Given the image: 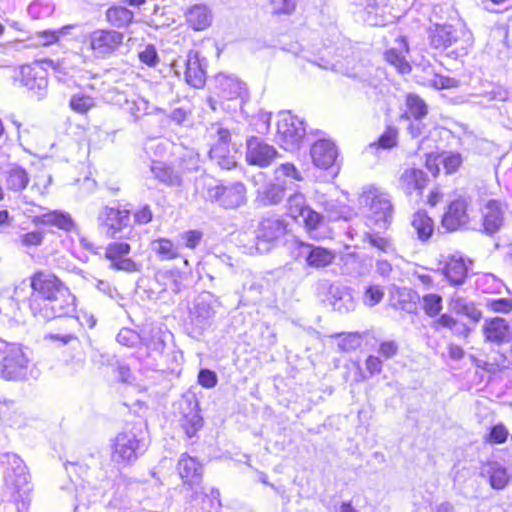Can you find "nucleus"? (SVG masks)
I'll return each instance as SVG.
<instances>
[{
    "instance_id": "obj_1",
    "label": "nucleus",
    "mask_w": 512,
    "mask_h": 512,
    "mask_svg": "<svg viewBox=\"0 0 512 512\" xmlns=\"http://www.w3.org/2000/svg\"><path fill=\"white\" fill-rule=\"evenodd\" d=\"M29 308L34 317L44 321L56 318H72L76 312L75 297L69 289L46 299L42 303L37 299L29 301Z\"/></svg>"
},
{
    "instance_id": "obj_2",
    "label": "nucleus",
    "mask_w": 512,
    "mask_h": 512,
    "mask_svg": "<svg viewBox=\"0 0 512 512\" xmlns=\"http://www.w3.org/2000/svg\"><path fill=\"white\" fill-rule=\"evenodd\" d=\"M97 222L101 232L109 238L130 240L135 236L128 209L105 206L99 212Z\"/></svg>"
},
{
    "instance_id": "obj_3",
    "label": "nucleus",
    "mask_w": 512,
    "mask_h": 512,
    "mask_svg": "<svg viewBox=\"0 0 512 512\" xmlns=\"http://www.w3.org/2000/svg\"><path fill=\"white\" fill-rule=\"evenodd\" d=\"M29 359L22 347L0 339V377L21 380L26 376Z\"/></svg>"
},
{
    "instance_id": "obj_4",
    "label": "nucleus",
    "mask_w": 512,
    "mask_h": 512,
    "mask_svg": "<svg viewBox=\"0 0 512 512\" xmlns=\"http://www.w3.org/2000/svg\"><path fill=\"white\" fill-rule=\"evenodd\" d=\"M305 134L306 128L302 119L288 111L278 114L276 142L283 149L290 152L299 150Z\"/></svg>"
},
{
    "instance_id": "obj_5",
    "label": "nucleus",
    "mask_w": 512,
    "mask_h": 512,
    "mask_svg": "<svg viewBox=\"0 0 512 512\" xmlns=\"http://www.w3.org/2000/svg\"><path fill=\"white\" fill-rule=\"evenodd\" d=\"M147 449L145 440L132 431L119 433L112 444V460L121 465L133 464Z\"/></svg>"
},
{
    "instance_id": "obj_6",
    "label": "nucleus",
    "mask_w": 512,
    "mask_h": 512,
    "mask_svg": "<svg viewBox=\"0 0 512 512\" xmlns=\"http://www.w3.org/2000/svg\"><path fill=\"white\" fill-rule=\"evenodd\" d=\"M1 465L4 468V480L6 485L15 489L17 495L24 503L31 488L29 474L22 459L14 453H5L1 456Z\"/></svg>"
},
{
    "instance_id": "obj_7",
    "label": "nucleus",
    "mask_w": 512,
    "mask_h": 512,
    "mask_svg": "<svg viewBox=\"0 0 512 512\" xmlns=\"http://www.w3.org/2000/svg\"><path fill=\"white\" fill-rule=\"evenodd\" d=\"M299 189L300 185H296V189L287 195V212L294 219L301 218L308 232L315 231L322 225L323 216L309 207L304 194Z\"/></svg>"
},
{
    "instance_id": "obj_8",
    "label": "nucleus",
    "mask_w": 512,
    "mask_h": 512,
    "mask_svg": "<svg viewBox=\"0 0 512 512\" xmlns=\"http://www.w3.org/2000/svg\"><path fill=\"white\" fill-rule=\"evenodd\" d=\"M207 200L224 209H236L247 201L246 188L241 182L209 186L207 188Z\"/></svg>"
},
{
    "instance_id": "obj_9",
    "label": "nucleus",
    "mask_w": 512,
    "mask_h": 512,
    "mask_svg": "<svg viewBox=\"0 0 512 512\" xmlns=\"http://www.w3.org/2000/svg\"><path fill=\"white\" fill-rule=\"evenodd\" d=\"M286 234V223L279 217H268L262 219L256 230L255 248L260 253H267L272 246Z\"/></svg>"
},
{
    "instance_id": "obj_10",
    "label": "nucleus",
    "mask_w": 512,
    "mask_h": 512,
    "mask_svg": "<svg viewBox=\"0 0 512 512\" xmlns=\"http://www.w3.org/2000/svg\"><path fill=\"white\" fill-rule=\"evenodd\" d=\"M30 287L32 289L30 300L37 299L43 302L51 299L59 293H66L68 287L53 273L49 271H37L30 276Z\"/></svg>"
},
{
    "instance_id": "obj_11",
    "label": "nucleus",
    "mask_w": 512,
    "mask_h": 512,
    "mask_svg": "<svg viewBox=\"0 0 512 512\" xmlns=\"http://www.w3.org/2000/svg\"><path fill=\"white\" fill-rule=\"evenodd\" d=\"M124 34L114 29H97L89 35V44L98 58H108L122 46Z\"/></svg>"
},
{
    "instance_id": "obj_12",
    "label": "nucleus",
    "mask_w": 512,
    "mask_h": 512,
    "mask_svg": "<svg viewBox=\"0 0 512 512\" xmlns=\"http://www.w3.org/2000/svg\"><path fill=\"white\" fill-rule=\"evenodd\" d=\"M460 35L466 36L462 31L457 30L451 25H436L430 32V44L435 49H446L453 45H458L456 48L457 56L466 54L467 46L470 45V36L466 39H461Z\"/></svg>"
},
{
    "instance_id": "obj_13",
    "label": "nucleus",
    "mask_w": 512,
    "mask_h": 512,
    "mask_svg": "<svg viewBox=\"0 0 512 512\" xmlns=\"http://www.w3.org/2000/svg\"><path fill=\"white\" fill-rule=\"evenodd\" d=\"M470 205V197H459L452 201L442 217V227L448 232L457 231L465 227L470 221L468 213Z\"/></svg>"
},
{
    "instance_id": "obj_14",
    "label": "nucleus",
    "mask_w": 512,
    "mask_h": 512,
    "mask_svg": "<svg viewBox=\"0 0 512 512\" xmlns=\"http://www.w3.org/2000/svg\"><path fill=\"white\" fill-rule=\"evenodd\" d=\"M178 472L183 480V484L193 491L191 498H198V488L202 490L201 482L203 475L202 465L196 458L189 456L187 453L181 454L178 460ZM202 493V491H200Z\"/></svg>"
},
{
    "instance_id": "obj_15",
    "label": "nucleus",
    "mask_w": 512,
    "mask_h": 512,
    "mask_svg": "<svg viewBox=\"0 0 512 512\" xmlns=\"http://www.w3.org/2000/svg\"><path fill=\"white\" fill-rule=\"evenodd\" d=\"M20 82L36 97L42 100L47 95V71L39 64L24 65L20 69Z\"/></svg>"
},
{
    "instance_id": "obj_16",
    "label": "nucleus",
    "mask_w": 512,
    "mask_h": 512,
    "mask_svg": "<svg viewBox=\"0 0 512 512\" xmlns=\"http://www.w3.org/2000/svg\"><path fill=\"white\" fill-rule=\"evenodd\" d=\"M367 202L370 201V212L375 223L380 228H386L393 218V206L391 197L377 189L370 190L364 195Z\"/></svg>"
},
{
    "instance_id": "obj_17",
    "label": "nucleus",
    "mask_w": 512,
    "mask_h": 512,
    "mask_svg": "<svg viewBox=\"0 0 512 512\" xmlns=\"http://www.w3.org/2000/svg\"><path fill=\"white\" fill-rule=\"evenodd\" d=\"M131 252V246L125 241L111 242L104 249V257L110 262L109 267L114 270L124 272H136L138 265L128 257Z\"/></svg>"
},
{
    "instance_id": "obj_18",
    "label": "nucleus",
    "mask_w": 512,
    "mask_h": 512,
    "mask_svg": "<svg viewBox=\"0 0 512 512\" xmlns=\"http://www.w3.org/2000/svg\"><path fill=\"white\" fill-rule=\"evenodd\" d=\"M484 342L494 346H501L512 341V327L502 317L486 318L481 327Z\"/></svg>"
},
{
    "instance_id": "obj_19",
    "label": "nucleus",
    "mask_w": 512,
    "mask_h": 512,
    "mask_svg": "<svg viewBox=\"0 0 512 512\" xmlns=\"http://www.w3.org/2000/svg\"><path fill=\"white\" fill-rule=\"evenodd\" d=\"M508 206L499 200H489L482 209V229L481 231L493 236L504 226Z\"/></svg>"
},
{
    "instance_id": "obj_20",
    "label": "nucleus",
    "mask_w": 512,
    "mask_h": 512,
    "mask_svg": "<svg viewBox=\"0 0 512 512\" xmlns=\"http://www.w3.org/2000/svg\"><path fill=\"white\" fill-rule=\"evenodd\" d=\"M230 132L217 128V140L212 144L209 156L222 169L230 170L236 165V151L230 148Z\"/></svg>"
},
{
    "instance_id": "obj_21",
    "label": "nucleus",
    "mask_w": 512,
    "mask_h": 512,
    "mask_svg": "<svg viewBox=\"0 0 512 512\" xmlns=\"http://www.w3.org/2000/svg\"><path fill=\"white\" fill-rule=\"evenodd\" d=\"M279 156L274 146L261 138L251 137L247 140L246 161L250 165L268 167Z\"/></svg>"
},
{
    "instance_id": "obj_22",
    "label": "nucleus",
    "mask_w": 512,
    "mask_h": 512,
    "mask_svg": "<svg viewBox=\"0 0 512 512\" xmlns=\"http://www.w3.org/2000/svg\"><path fill=\"white\" fill-rule=\"evenodd\" d=\"M322 287L327 289L326 301L335 311L348 313L355 309L356 303L349 288L328 282L322 284Z\"/></svg>"
},
{
    "instance_id": "obj_23",
    "label": "nucleus",
    "mask_w": 512,
    "mask_h": 512,
    "mask_svg": "<svg viewBox=\"0 0 512 512\" xmlns=\"http://www.w3.org/2000/svg\"><path fill=\"white\" fill-rule=\"evenodd\" d=\"M310 156L316 167L326 170L336 164L338 149L331 140L319 139L312 144Z\"/></svg>"
},
{
    "instance_id": "obj_24",
    "label": "nucleus",
    "mask_w": 512,
    "mask_h": 512,
    "mask_svg": "<svg viewBox=\"0 0 512 512\" xmlns=\"http://www.w3.org/2000/svg\"><path fill=\"white\" fill-rule=\"evenodd\" d=\"M298 255L305 260L307 266L315 269L325 268L335 259L334 251L309 243H301Z\"/></svg>"
},
{
    "instance_id": "obj_25",
    "label": "nucleus",
    "mask_w": 512,
    "mask_h": 512,
    "mask_svg": "<svg viewBox=\"0 0 512 512\" xmlns=\"http://www.w3.org/2000/svg\"><path fill=\"white\" fill-rule=\"evenodd\" d=\"M480 475L488 480L494 490H503L511 480L507 467L495 460L483 463Z\"/></svg>"
},
{
    "instance_id": "obj_26",
    "label": "nucleus",
    "mask_w": 512,
    "mask_h": 512,
    "mask_svg": "<svg viewBox=\"0 0 512 512\" xmlns=\"http://www.w3.org/2000/svg\"><path fill=\"white\" fill-rule=\"evenodd\" d=\"M427 181L428 176L423 170L415 167H406L398 177L397 187L406 195H411L414 191L423 190Z\"/></svg>"
},
{
    "instance_id": "obj_27",
    "label": "nucleus",
    "mask_w": 512,
    "mask_h": 512,
    "mask_svg": "<svg viewBox=\"0 0 512 512\" xmlns=\"http://www.w3.org/2000/svg\"><path fill=\"white\" fill-rule=\"evenodd\" d=\"M448 307L451 312L464 316L473 323H478L483 316L482 311L476 306L474 301L458 292L450 296Z\"/></svg>"
},
{
    "instance_id": "obj_28",
    "label": "nucleus",
    "mask_w": 512,
    "mask_h": 512,
    "mask_svg": "<svg viewBox=\"0 0 512 512\" xmlns=\"http://www.w3.org/2000/svg\"><path fill=\"white\" fill-rule=\"evenodd\" d=\"M184 66L185 81L194 88L203 87L206 80V71L197 51L190 50L188 52Z\"/></svg>"
},
{
    "instance_id": "obj_29",
    "label": "nucleus",
    "mask_w": 512,
    "mask_h": 512,
    "mask_svg": "<svg viewBox=\"0 0 512 512\" xmlns=\"http://www.w3.org/2000/svg\"><path fill=\"white\" fill-rule=\"evenodd\" d=\"M214 89L216 94L225 100H232L242 97L245 93L244 84L236 77L226 74H218L214 79Z\"/></svg>"
},
{
    "instance_id": "obj_30",
    "label": "nucleus",
    "mask_w": 512,
    "mask_h": 512,
    "mask_svg": "<svg viewBox=\"0 0 512 512\" xmlns=\"http://www.w3.org/2000/svg\"><path fill=\"white\" fill-rule=\"evenodd\" d=\"M186 22L194 31H203L209 28L213 21L210 8L204 4H196L189 8L185 14Z\"/></svg>"
},
{
    "instance_id": "obj_31",
    "label": "nucleus",
    "mask_w": 512,
    "mask_h": 512,
    "mask_svg": "<svg viewBox=\"0 0 512 512\" xmlns=\"http://www.w3.org/2000/svg\"><path fill=\"white\" fill-rule=\"evenodd\" d=\"M411 227L421 243H427L435 230L433 219L424 210H418L412 215Z\"/></svg>"
},
{
    "instance_id": "obj_32",
    "label": "nucleus",
    "mask_w": 512,
    "mask_h": 512,
    "mask_svg": "<svg viewBox=\"0 0 512 512\" xmlns=\"http://www.w3.org/2000/svg\"><path fill=\"white\" fill-rule=\"evenodd\" d=\"M5 186L13 192L23 191L29 184L30 178L26 169L18 164H10L4 171Z\"/></svg>"
},
{
    "instance_id": "obj_33",
    "label": "nucleus",
    "mask_w": 512,
    "mask_h": 512,
    "mask_svg": "<svg viewBox=\"0 0 512 512\" xmlns=\"http://www.w3.org/2000/svg\"><path fill=\"white\" fill-rule=\"evenodd\" d=\"M35 224L55 226L64 231H71L74 226V220L71 215L64 211L53 210L42 215L36 216L33 220Z\"/></svg>"
},
{
    "instance_id": "obj_34",
    "label": "nucleus",
    "mask_w": 512,
    "mask_h": 512,
    "mask_svg": "<svg viewBox=\"0 0 512 512\" xmlns=\"http://www.w3.org/2000/svg\"><path fill=\"white\" fill-rule=\"evenodd\" d=\"M184 276L177 269L159 270L155 274V281L162 287L161 291L178 294L183 287Z\"/></svg>"
},
{
    "instance_id": "obj_35",
    "label": "nucleus",
    "mask_w": 512,
    "mask_h": 512,
    "mask_svg": "<svg viewBox=\"0 0 512 512\" xmlns=\"http://www.w3.org/2000/svg\"><path fill=\"white\" fill-rule=\"evenodd\" d=\"M105 19L112 27L126 28L133 22L134 13L119 2L106 10Z\"/></svg>"
},
{
    "instance_id": "obj_36",
    "label": "nucleus",
    "mask_w": 512,
    "mask_h": 512,
    "mask_svg": "<svg viewBox=\"0 0 512 512\" xmlns=\"http://www.w3.org/2000/svg\"><path fill=\"white\" fill-rule=\"evenodd\" d=\"M44 63L53 70L59 82L69 87L76 84L73 75L74 68L71 66V59L69 57H64L61 60L47 59Z\"/></svg>"
},
{
    "instance_id": "obj_37",
    "label": "nucleus",
    "mask_w": 512,
    "mask_h": 512,
    "mask_svg": "<svg viewBox=\"0 0 512 512\" xmlns=\"http://www.w3.org/2000/svg\"><path fill=\"white\" fill-rule=\"evenodd\" d=\"M186 404L188 412H182L183 415L180 421L186 435L191 438L202 428L203 419L197 409V402L192 403L191 401H188Z\"/></svg>"
},
{
    "instance_id": "obj_38",
    "label": "nucleus",
    "mask_w": 512,
    "mask_h": 512,
    "mask_svg": "<svg viewBox=\"0 0 512 512\" xmlns=\"http://www.w3.org/2000/svg\"><path fill=\"white\" fill-rule=\"evenodd\" d=\"M408 51V44L404 38L398 43V47H393L385 53L386 60L395 66L402 74L409 73L411 66L405 59V53Z\"/></svg>"
},
{
    "instance_id": "obj_39",
    "label": "nucleus",
    "mask_w": 512,
    "mask_h": 512,
    "mask_svg": "<svg viewBox=\"0 0 512 512\" xmlns=\"http://www.w3.org/2000/svg\"><path fill=\"white\" fill-rule=\"evenodd\" d=\"M444 275L451 285H462L467 278V267L463 259L451 258L444 268Z\"/></svg>"
},
{
    "instance_id": "obj_40",
    "label": "nucleus",
    "mask_w": 512,
    "mask_h": 512,
    "mask_svg": "<svg viewBox=\"0 0 512 512\" xmlns=\"http://www.w3.org/2000/svg\"><path fill=\"white\" fill-rule=\"evenodd\" d=\"M214 314L215 311L212 306L207 301L200 299L195 303L191 311V320L196 327L203 330L210 324Z\"/></svg>"
},
{
    "instance_id": "obj_41",
    "label": "nucleus",
    "mask_w": 512,
    "mask_h": 512,
    "mask_svg": "<svg viewBox=\"0 0 512 512\" xmlns=\"http://www.w3.org/2000/svg\"><path fill=\"white\" fill-rule=\"evenodd\" d=\"M407 111L401 115L402 119L418 120L423 119L428 114V106L425 101L417 94L410 93L406 96Z\"/></svg>"
},
{
    "instance_id": "obj_42",
    "label": "nucleus",
    "mask_w": 512,
    "mask_h": 512,
    "mask_svg": "<svg viewBox=\"0 0 512 512\" xmlns=\"http://www.w3.org/2000/svg\"><path fill=\"white\" fill-rule=\"evenodd\" d=\"M363 239L370 248L375 249L378 252V256L381 254L392 257L396 256V248L391 239L373 232L365 233Z\"/></svg>"
},
{
    "instance_id": "obj_43",
    "label": "nucleus",
    "mask_w": 512,
    "mask_h": 512,
    "mask_svg": "<svg viewBox=\"0 0 512 512\" xmlns=\"http://www.w3.org/2000/svg\"><path fill=\"white\" fill-rule=\"evenodd\" d=\"M151 172L155 179L169 187H178L181 185L180 176L169 166L163 163H154L151 166Z\"/></svg>"
},
{
    "instance_id": "obj_44",
    "label": "nucleus",
    "mask_w": 512,
    "mask_h": 512,
    "mask_svg": "<svg viewBox=\"0 0 512 512\" xmlns=\"http://www.w3.org/2000/svg\"><path fill=\"white\" fill-rule=\"evenodd\" d=\"M292 190L293 187L288 186L287 181L273 183L264 189L262 199L267 205H276L284 199L288 191Z\"/></svg>"
},
{
    "instance_id": "obj_45",
    "label": "nucleus",
    "mask_w": 512,
    "mask_h": 512,
    "mask_svg": "<svg viewBox=\"0 0 512 512\" xmlns=\"http://www.w3.org/2000/svg\"><path fill=\"white\" fill-rule=\"evenodd\" d=\"M367 13L366 21L372 26L384 25L382 14L385 10L384 0H364L360 2Z\"/></svg>"
},
{
    "instance_id": "obj_46",
    "label": "nucleus",
    "mask_w": 512,
    "mask_h": 512,
    "mask_svg": "<svg viewBox=\"0 0 512 512\" xmlns=\"http://www.w3.org/2000/svg\"><path fill=\"white\" fill-rule=\"evenodd\" d=\"M152 249L162 260H172L179 256V248L166 238H160L152 242Z\"/></svg>"
},
{
    "instance_id": "obj_47",
    "label": "nucleus",
    "mask_w": 512,
    "mask_h": 512,
    "mask_svg": "<svg viewBox=\"0 0 512 512\" xmlns=\"http://www.w3.org/2000/svg\"><path fill=\"white\" fill-rule=\"evenodd\" d=\"M277 177L276 179L279 181L280 176L285 177L284 181H287L288 186L293 187V190L296 189L295 182H302L304 180L302 173L295 167L292 163H283L276 169Z\"/></svg>"
},
{
    "instance_id": "obj_48",
    "label": "nucleus",
    "mask_w": 512,
    "mask_h": 512,
    "mask_svg": "<svg viewBox=\"0 0 512 512\" xmlns=\"http://www.w3.org/2000/svg\"><path fill=\"white\" fill-rule=\"evenodd\" d=\"M149 353L161 355L166 347L164 335L161 330H152L148 337L142 338L141 342Z\"/></svg>"
},
{
    "instance_id": "obj_49",
    "label": "nucleus",
    "mask_w": 512,
    "mask_h": 512,
    "mask_svg": "<svg viewBox=\"0 0 512 512\" xmlns=\"http://www.w3.org/2000/svg\"><path fill=\"white\" fill-rule=\"evenodd\" d=\"M443 299L439 294L429 293L422 297L421 304L425 314L431 318L439 316L443 306Z\"/></svg>"
},
{
    "instance_id": "obj_50",
    "label": "nucleus",
    "mask_w": 512,
    "mask_h": 512,
    "mask_svg": "<svg viewBox=\"0 0 512 512\" xmlns=\"http://www.w3.org/2000/svg\"><path fill=\"white\" fill-rule=\"evenodd\" d=\"M385 296V290L377 284H370L364 288L362 302L366 307L378 305Z\"/></svg>"
},
{
    "instance_id": "obj_51",
    "label": "nucleus",
    "mask_w": 512,
    "mask_h": 512,
    "mask_svg": "<svg viewBox=\"0 0 512 512\" xmlns=\"http://www.w3.org/2000/svg\"><path fill=\"white\" fill-rule=\"evenodd\" d=\"M70 108L80 114H84L95 106V100L85 94L76 93L69 101Z\"/></svg>"
},
{
    "instance_id": "obj_52",
    "label": "nucleus",
    "mask_w": 512,
    "mask_h": 512,
    "mask_svg": "<svg viewBox=\"0 0 512 512\" xmlns=\"http://www.w3.org/2000/svg\"><path fill=\"white\" fill-rule=\"evenodd\" d=\"M116 340L120 345L129 348L136 347L138 344L142 342L141 336L136 331L130 328H122L118 332Z\"/></svg>"
},
{
    "instance_id": "obj_53",
    "label": "nucleus",
    "mask_w": 512,
    "mask_h": 512,
    "mask_svg": "<svg viewBox=\"0 0 512 512\" xmlns=\"http://www.w3.org/2000/svg\"><path fill=\"white\" fill-rule=\"evenodd\" d=\"M148 108V102L144 98L134 96L129 100L124 109L127 110L135 120H137L140 116L147 113Z\"/></svg>"
},
{
    "instance_id": "obj_54",
    "label": "nucleus",
    "mask_w": 512,
    "mask_h": 512,
    "mask_svg": "<svg viewBox=\"0 0 512 512\" xmlns=\"http://www.w3.org/2000/svg\"><path fill=\"white\" fill-rule=\"evenodd\" d=\"M69 26L63 27L59 31L45 30L36 33V39L43 46H48L56 43L59 40V35L66 34V30L69 29Z\"/></svg>"
},
{
    "instance_id": "obj_55",
    "label": "nucleus",
    "mask_w": 512,
    "mask_h": 512,
    "mask_svg": "<svg viewBox=\"0 0 512 512\" xmlns=\"http://www.w3.org/2000/svg\"><path fill=\"white\" fill-rule=\"evenodd\" d=\"M139 60L148 65L149 67H155L159 63V56L154 45L149 44L144 47L138 54Z\"/></svg>"
},
{
    "instance_id": "obj_56",
    "label": "nucleus",
    "mask_w": 512,
    "mask_h": 512,
    "mask_svg": "<svg viewBox=\"0 0 512 512\" xmlns=\"http://www.w3.org/2000/svg\"><path fill=\"white\" fill-rule=\"evenodd\" d=\"M487 308L494 313L507 314L512 311V299L499 298L491 299L486 303Z\"/></svg>"
},
{
    "instance_id": "obj_57",
    "label": "nucleus",
    "mask_w": 512,
    "mask_h": 512,
    "mask_svg": "<svg viewBox=\"0 0 512 512\" xmlns=\"http://www.w3.org/2000/svg\"><path fill=\"white\" fill-rule=\"evenodd\" d=\"M397 129L394 127H387L384 133L378 139V146L383 149H390L397 144Z\"/></svg>"
},
{
    "instance_id": "obj_58",
    "label": "nucleus",
    "mask_w": 512,
    "mask_h": 512,
    "mask_svg": "<svg viewBox=\"0 0 512 512\" xmlns=\"http://www.w3.org/2000/svg\"><path fill=\"white\" fill-rule=\"evenodd\" d=\"M10 405L8 403H4L0 407V416L8 425L10 426H21V414L14 411L10 412Z\"/></svg>"
},
{
    "instance_id": "obj_59",
    "label": "nucleus",
    "mask_w": 512,
    "mask_h": 512,
    "mask_svg": "<svg viewBox=\"0 0 512 512\" xmlns=\"http://www.w3.org/2000/svg\"><path fill=\"white\" fill-rule=\"evenodd\" d=\"M509 436L507 428L499 423L494 425L489 433V441L494 444H502L504 443Z\"/></svg>"
},
{
    "instance_id": "obj_60",
    "label": "nucleus",
    "mask_w": 512,
    "mask_h": 512,
    "mask_svg": "<svg viewBox=\"0 0 512 512\" xmlns=\"http://www.w3.org/2000/svg\"><path fill=\"white\" fill-rule=\"evenodd\" d=\"M218 379L214 371L209 369H201L198 374V383L204 388H214Z\"/></svg>"
},
{
    "instance_id": "obj_61",
    "label": "nucleus",
    "mask_w": 512,
    "mask_h": 512,
    "mask_svg": "<svg viewBox=\"0 0 512 512\" xmlns=\"http://www.w3.org/2000/svg\"><path fill=\"white\" fill-rule=\"evenodd\" d=\"M44 234L41 231H32L21 235V244L25 247H35L42 244Z\"/></svg>"
},
{
    "instance_id": "obj_62",
    "label": "nucleus",
    "mask_w": 512,
    "mask_h": 512,
    "mask_svg": "<svg viewBox=\"0 0 512 512\" xmlns=\"http://www.w3.org/2000/svg\"><path fill=\"white\" fill-rule=\"evenodd\" d=\"M275 14H290L295 9V0H270Z\"/></svg>"
},
{
    "instance_id": "obj_63",
    "label": "nucleus",
    "mask_w": 512,
    "mask_h": 512,
    "mask_svg": "<svg viewBox=\"0 0 512 512\" xmlns=\"http://www.w3.org/2000/svg\"><path fill=\"white\" fill-rule=\"evenodd\" d=\"M361 335L359 333H349L345 335L339 343L342 350H355L361 345Z\"/></svg>"
},
{
    "instance_id": "obj_64",
    "label": "nucleus",
    "mask_w": 512,
    "mask_h": 512,
    "mask_svg": "<svg viewBox=\"0 0 512 512\" xmlns=\"http://www.w3.org/2000/svg\"><path fill=\"white\" fill-rule=\"evenodd\" d=\"M153 213L149 205L145 204L134 213V220L137 224L143 225L152 221Z\"/></svg>"
}]
</instances>
